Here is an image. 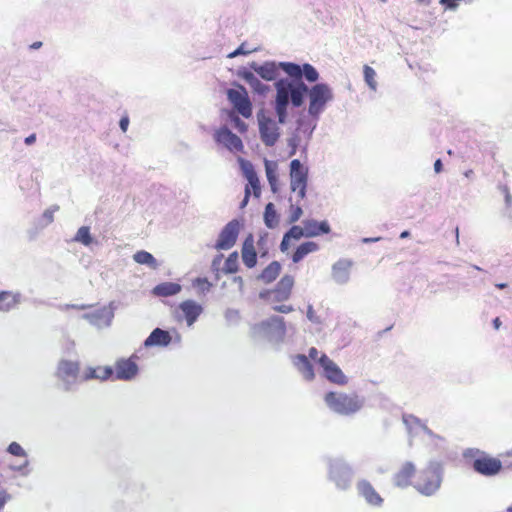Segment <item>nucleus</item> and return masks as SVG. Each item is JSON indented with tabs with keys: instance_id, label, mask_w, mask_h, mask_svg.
Returning <instances> with one entry per match:
<instances>
[{
	"instance_id": "37998d69",
	"label": "nucleus",
	"mask_w": 512,
	"mask_h": 512,
	"mask_svg": "<svg viewBox=\"0 0 512 512\" xmlns=\"http://www.w3.org/2000/svg\"><path fill=\"white\" fill-rule=\"evenodd\" d=\"M28 465L29 461L25 460L23 463H19V465H10V469L12 471L20 472L23 476H27L29 474V470H27Z\"/></svg>"
},
{
	"instance_id": "de8ad7c7",
	"label": "nucleus",
	"mask_w": 512,
	"mask_h": 512,
	"mask_svg": "<svg viewBox=\"0 0 512 512\" xmlns=\"http://www.w3.org/2000/svg\"><path fill=\"white\" fill-rule=\"evenodd\" d=\"M307 317L310 321H312L314 323H320V319L316 315V312L314 311V309L311 305H309L307 308Z\"/></svg>"
},
{
	"instance_id": "4c0bfd02",
	"label": "nucleus",
	"mask_w": 512,
	"mask_h": 512,
	"mask_svg": "<svg viewBox=\"0 0 512 512\" xmlns=\"http://www.w3.org/2000/svg\"><path fill=\"white\" fill-rule=\"evenodd\" d=\"M303 214L302 208L299 205H290L289 208V216H288V222L290 224H293L297 222Z\"/></svg>"
},
{
	"instance_id": "b1692460",
	"label": "nucleus",
	"mask_w": 512,
	"mask_h": 512,
	"mask_svg": "<svg viewBox=\"0 0 512 512\" xmlns=\"http://www.w3.org/2000/svg\"><path fill=\"white\" fill-rule=\"evenodd\" d=\"M302 237H306L304 226L293 225L283 236L280 243V250L286 252L290 246V239L299 240Z\"/></svg>"
},
{
	"instance_id": "aec40b11",
	"label": "nucleus",
	"mask_w": 512,
	"mask_h": 512,
	"mask_svg": "<svg viewBox=\"0 0 512 512\" xmlns=\"http://www.w3.org/2000/svg\"><path fill=\"white\" fill-rule=\"evenodd\" d=\"M357 489L359 494L365 498L368 504L373 506H380L382 504L383 499L370 482L366 480L360 481L357 485Z\"/></svg>"
},
{
	"instance_id": "ea45409f",
	"label": "nucleus",
	"mask_w": 512,
	"mask_h": 512,
	"mask_svg": "<svg viewBox=\"0 0 512 512\" xmlns=\"http://www.w3.org/2000/svg\"><path fill=\"white\" fill-rule=\"evenodd\" d=\"M193 286L198 288L201 292H207L211 289L212 283L207 278H196L193 281Z\"/></svg>"
},
{
	"instance_id": "2eb2a0df",
	"label": "nucleus",
	"mask_w": 512,
	"mask_h": 512,
	"mask_svg": "<svg viewBox=\"0 0 512 512\" xmlns=\"http://www.w3.org/2000/svg\"><path fill=\"white\" fill-rule=\"evenodd\" d=\"M319 364L324 370L325 377L332 383L345 385L347 378L341 369L326 354H322L319 358Z\"/></svg>"
},
{
	"instance_id": "4be33fe9",
	"label": "nucleus",
	"mask_w": 512,
	"mask_h": 512,
	"mask_svg": "<svg viewBox=\"0 0 512 512\" xmlns=\"http://www.w3.org/2000/svg\"><path fill=\"white\" fill-rule=\"evenodd\" d=\"M172 337L168 331L160 328L154 329L148 338L145 340V346H160L165 347L171 343Z\"/></svg>"
},
{
	"instance_id": "0e129e2a",
	"label": "nucleus",
	"mask_w": 512,
	"mask_h": 512,
	"mask_svg": "<svg viewBox=\"0 0 512 512\" xmlns=\"http://www.w3.org/2000/svg\"><path fill=\"white\" fill-rule=\"evenodd\" d=\"M508 510H509L510 512H512V508H509Z\"/></svg>"
},
{
	"instance_id": "bf43d9fd",
	"label": "nucleus",
	"mask_w": 512,
	"mask_h": 512,
	"mask_svg": "<svg viewBox=\"0 0 512 512\" xmlns=\"http://www.w3.org/2000/svg\"><path fill=\"white\" fill-rule=\"evenodd\" d=\"M496 287H497L498 289H504V288H506V287H507V284H505V283H498V284H496Z\"/></svg>"
},
{
	"instance_id": "79ce46f5",
	"label": "nucleus",
	"mask_w": 512,
	"mask_h": 512,
	"mask_svg": "<svg viewBox=\"0 0 512 512\" xmlns=\"http://www.w3.org/2000/svg\"><path fill=\"white\" fill-rule=\"evenodd\" d=\"M266 176H267V179L273 189V191L276 190V182H277V176H276V173L274 171V169L271 168V166L266 163Z\"/></svg>"
},
{
	"instance_id": "3c124183",
	"label": "nucleus",
	"mask_w": 512,
	"mask_h": 512,
	"mask_svg": "<svg viewBox=\"0 0 512 512\" xmlns=\"http://www.w3.org/2000/svg\"><path fill=\"white\" fill-rule=\"evenodd\" d=\"M36 141V134H30L29 136H27L25 139H24V143L26 145H32L34 144Z\"/></svg>"
},
{
	"instance_id": "603ef678",
	"label": "nucleus",
	"mask_w": 512,
	"mask_h": 512,
	"mask_svg": "<svg viewBox=\"0 0 512 512\" xmlns=\"http://www.w3.org/2000/svg\"><path fill=\"white\" fill-rule=\"evenodd\" d=\"M137 365L130 360V379L137 374Z\"/></svg>"
},
{
	"instance_id": "ddd939ff",
	"label": "nucleus",
	"mask_w": 512,
	"mask_h": 512,
	"mask_svg": "<svg viewBox=\"0 0 512 512\" xmlns=\"http://www.w3.org/2000/svg\"><path fill=\"white\" fill-rule=\"evenodd\" d=\"M203 307L194 300H185L181 302L175 311V317L178 321L185 320L188 326H192L202 314Z\"/></svg>"
},
{
	"instance_id": "09e8293b",
	"label": "nucleus",
	"mask_w": 512,
	"mask_h": 512,
	"mask_svg": "<svg viewBox=\"0 0 512 512\" xmlns=\"http://www.w3.org/2000/svg\"><path fill=\"white\" fill-rule=\"evenodd\" d=\"M318 355H319V351L315 347H311L309 349L308 359L310 358L311 360L317 361L319 363L320 357H318Z\"/></svg>"
},
{
	"instance_id": "f3484780",
	"label": "nucleus",
	"mask_w": 512,
	"mask_h": 512,
	"mask_svg": "<svg viewBox=\"0 0 512 512\" xmlns=\"http://www.w3.org/2000/svg\"><path fill=\"white\" fill-rule=\"evenodd\" d=\"M294 287V277L291 275H284L277 283L274 289L268 291L273 302L287 301Z\"/></svg>"
},
{
	"instance_id": "4468645a",
	"label": "nucleus",
	"mask_w": 512,
	"mask_h": 512,
	"mask_svg": "<svg viewBox=\"0 0 512 512\" xmlns=\"http://www.w3.org/2000/svg\"><path fill=\"white\" fill-rule=\"evenodd\" d=\"M113 305L114 303L111 302L109 307H102L93 312L85 313L82 315V318L98 329L108 327L113 318Z\"/></svg>"
},
{
	"instance_id": "1a4fd4ad",
	"label": "nucleus",
	"mask_w": 512,
	"mask_h": 512,
	"mask_svg": "<svg viewBox=\"0 0 512 512\" xmlns=\"http://www.w3.org/2000/svg\"><path fill=\"white\" fill-rule=\"evenodd\" d=\"M79 373L77 362L62 360L58 364L57 377L62 381V388L65 391H71L76 382Z\"/></svg>"
},
{
	"instance_id": "473e14b6",
	"label": "nucleus",
	"mask_w": 512,
	"mask_h": 512,
	"mask_svg": "<svg viewBox=\"0 0 512 512\" xmlns=\"http://www.w3.org/2000/svg\"><path fill=\"white\" fill-rule=\"evenodd\" d=\"M257 73L265 80L272 81L276 78L277 70L273 64L266 63L262 65Z\"/></svg>"
},
{
	"instance_id": "20e7f679",
	"label": "nucleus",
	"mask_w": 512,
	"mask_h": 512,
	"mask_svg": "<svg viewBox=\"0 0 512 512\" xmlns=\"http://www.w3.org/2000/svg\"><path fill=\"white\" fill-rule=\"evenodd\" d=\"M227 99L241 116L250 118L253 113L252 102L249 98L247 89L238 83H235L232 88L226 92Z\"/></svg>"
},
{
	"instance_id": "72a5a7b5",
	"label": "nucleus",
	"mask_w": 512,
	"mask_h": 512,
	"mask_svg": "<svg viewBox=\"0 0 512 512\" xmlns=\"http://www.w3.org/2000/svg\"><path fill=\"white\" fill-rule=\"evenodd\" d=\"M281 68L292 78L300 80L302 77V67L295 63H281Z\"/></svg>"
},
{
	"instance_id": "a18cd8bd",
	"label": "nucleus",
	"mask_w": 512,
	"mask_h": 512,
	"mask_svg": "<svg viewBox=\"0 0 512 512\" xmlns=\"http://www.w3.org/2000/svg\"><path fill=\"white\" fill-rule=\"evenodd\" d=\"M273 310L276 312H279V313H290V312L294 311V308L290 304H282V305L274 306Z\"/></svg>"
},
{
	"instance_id": "7c9ffc66",
	"label": "nucleus",
	"mask_w": 512,
	"mask_h": 512,
	"mask_svg": "<svg viewBox=\"0 0 512 512\" xmlns=\"http://www.w3.org/2000/svg\"><path fill=\"white\" fill-rule=\"evenodd\" d=\"M133 259L135 262L141 265H146L151 269H156L158 267V263L154 256L147 251H138L133 255Z\"/></svg>"
},
{
	"instance_id": "cd10ccee",
	"label": "nucleus",
	"mask_w": 512,
	"mask_h": 512,
	"mask_svg": "<svg viewBox=\"0 0 512 512\" xmlns=\"http://www.w3.org/2000/svg\"><path fill=\"white\" fill-rule=\"evenodd\" d=\"M280 271V263L273 261L261 272L259 279L266 284L271 283L279 276Z\"/></svg>"
},
{
	"instance_id": "2f4dec72",
	"label": "nucleus",
	"mask_w": 512,
	"mask_h": 512,
	"mask_svg": "<svg viewBox=\"0 0 512 512\" xmlns=\"http://www.w3.org/2000/svg\"><path fill=\"white\" fill-rule=\"evenodd\" d=\"M74 241L89 246L93 242V237L90 234V228L88 226H82L78 229Z\"/></svg>"
},
{
	"instance_id": "c85d7f7f",
	"label": "nucleus",
	"mask_w": 512,
	"mask_h": 512,
	"mask_svg": "<svg viewBox=\"0 0 512 512\" xmlns=\"http://www.w3.org/2000/svg\"><path fill=\"white\" fill-rule=\"evenodd\" d=\"M264 222L265 225L270 229L277 227L279 224V215L275 209L274 204L271 202L268 203L265 207Z\"/></svg>"
},
{
	"instance_id": "e433bc0d",
	"label": "nucleus",
	"mask_w": 512,
	"mask_h": 512,
	"mask_svg": "<svg viewBox=\"0 0 512 512\" xmlns=\"http://www.w3.org/2000/svg\"><path fill=\"white\" fill-rule=\"evenodd\" d=\"M229 118L234 126L240 133H246L248 126L247 124L239 118L233 111L229 113Z\"/></svg>"
},
{
	"instance_id": "c03bdc74",
	"label": "nucleus",
	"mask_w": 512,
	"mask_h": 512,
	"mask_svg": "<svg viewBox=\"0 0 512 512\" xmlns=\"http://www.w3.org/2000/svg\"><path fill=\"white\" fill-rule=\"evenodd\" d=\"M90 305H85V304H81V305H78V304H60L57 306V308L59 310H62V311H65V310H68V309H77V310H85L87 308H89Z\"/></svg>"
},
{
	"instance_id": "9b49d317",
	"label": "nucleus",
	"mask_w": 512,
	"mask_h": 512,
	"mask_svg": "<svg viewBox=\"0 0 512 512\" xmlns=\"http://www.w3.org/2000/svg\"><path fill=\"white\" fill-rule=\"evenodd\" d=\"M223 254L216 255L211 262V270L215 274L216 280L220 278V273L224 274H235L239 270V256L238 252L234 251L229 254L224 262V266L221 268V262Z\"/></svg>"
},
{
	"instance_id": "f03ea898",
	"label": "nucleus",
	"mask_w": 512,
	"mask_h": 512,
	"mask_svg": "<svg viewBox=\"0 0 512 512\" xmlns=\"http://www.w3.org/2000/svg\"><path fill=\"white\" fill-rule=\"evenodd\" d=\"M324 400L331 410L341 415L356 413L363 406V400L356 393L328 392Z\"/></svg>"
},
{
	"instance_id": "680f3d73",
	"label": "nucleus",
	"mask_w": 512,
	"mask_h": 512,
	"mask_svg": "<svg viewBox=\"0 0 512 512\" xmlns=\"http://www.w3.org/2000/svg\"><path fill=\"white\" fill-rule=\"evenodd\" d=\"M417 1L420 3H425V2L428 3L429 2V0H417Z\"/></svg>"
},
{
	"instance_id": "69168bd1",
	"label": "nucleus",
	"mask_w": 512,
	"mask_h": 512,
	"mask_svg": "<svg viewBox=\"0 0 512 512\" xmlns=\"http://www.w3.org/2000/svg\"><path fill=\"white\" fill-rule=\"evenodd\" d=\"M382 2H386V0H381Z\"/></svg>"
},
{
	"instance_id": "7ed1b4c3",
	"label": "nucleus",
	"mask_w": 512,
	"mask_h": 512,
	"mask_svg": "<svg viewBox=\"0 0 512 512\" xmlns=\"http://www.w3.org/2000/svg\"><path fill=\"white\" fill-rule=\"evenodd\" d=\"M441 482V469L436 465H429L417 474L413 486L422 495L431 496L438 491Z\"/></svg>"
},
{
	"instance_id": "e2e57ef3",
	"label": "nucleus",
	"mask_w": 512,
	"mask_h": 512,
	"mask_svg": "<svg viewBox=\"0 0 512 512\" xmlns=\"http://www.w3.org/2000/svg\"><path fill=\"white\" fill-rule=\"evenodd\" d=\"M0 125H4V123L0 121Z\"/></svg>"
},
{
	"instance_id": "58836bf2",
	"label": "nucleus",
	"mask_w": 512,
	"mask_h": 512,
	"mask_svg": "<svg viewBox=\"0 0 512 512\" xmlns=\"http://www.w3.org/2000/svg\"><path fill=\"white\" fill-rule=\"evenodd\" d=\"M7 452L17 457H27V452L17 442H11L7 447Z\"/></svg>"
},
{
	"instance_id": "49530a36",
	"label": "nucleus",
	"mask_w": 512,
	"mask_h": 512,
	"mask_svg": "<svg viewBox=\"0 0 512 512\" xmlns=\"http://www.w3.org/2000/svg\"><path fill=\"white\" fill-rule=\"evenodd\" d=\"M249 51L244 50V44H241L236 50L228 54V58H235L239 55H246Z\"/></svg>"
},
{
	"instance_id": "13d9d810",
	"label": "nucleus",
	"mask_w": 512,
	"mask_h": 512,
	"mask_svg": "<svg viewBox=\"0 0 512 512\" xmlns=\"http://www.w3.org/2000/svg\"><path fill=\"white\" fill-rule=\"evenodd\" d=\"M473 174H474V172H473V170H472V169H469V170H467V171H465V172H464V175H465V177H467V178L472 177V176H473Z\"/></svg>"
},
{
	"instance_id": "9d476101",
	"label": "nucleus",
	"mask_w": 512,
	"mask_h": 512,
	"mask_svg": "<svg viewBox=\"0 0 512 512\" xmlns=\"http://www.w3.org/2000/svg\"><path fill=\"white\" fill-rule=\"evenodd\" d=\"M214 140L223 145L226 149L233 153H240L244 150V145L240 137L234 134L226 126L220 127L214 132Z\"/></svg>"
},
{
	"instance_id": "f704fd0d",
	"label": "nucleus",
	"mask_w": 512,
	"mask_h": 512,
	"mask_svg": "<svg viewBox=\"0 0 512 512\" xmlns=\"http://www.w3.org/2000/svg\"><path fill=\"white\" fill-rule=\"evenodd\" d=\"M363 73H364V80L366 82V84L372 89V90H376L377 88V82H376V72L375 70L368 66V65H364L363 67Z\"/></svg>"
},
{
	"instance_id": "39448f33",
	"label": "nucleus",
	"mask_w": 512,
	"mask_h": 512,
	"mask_svg": "<svg viewBox=\"0 0 512 512\" xmlns=\"http://www.w3.org/2000/svg\"><path fill=\"white\" fill-rule=\"evenodd\" d=\"M257 120L261 141L266 146H274L280 137V128L278 126L280 122H276L275 119L264 110H260L257 113Z\"/></svg>"
},
{
	"instance_id": "8fccbe9b",
	"label": "nucleus",
	"mask_w": 512,
	"mask_h": 512,
	"mask_svg": "<svg viewBox=\"0 0 512 512\" xmlns=\"http://www.w3.org/2000/svg\"><path fill=\"white\" fill-rule=\"evenodd\" d=\"M119 126L123 132L128 130V115H123L120 119Z\"/></svg>"
},
{
	"instance_id": "f8f14e48",
	"label": "nucleus",
	"mask_w": 512,
	"mask_h": 512,
	"mask_svg": "<svg viewBox=\"0 0 512 512\" xmlns=\"http://www.w3.org/2000/svg\"><path fill=\"white\" fill-rule=\"evenodd\" d=\"M258 333L267 337H277L282 339L286 333L285 321L282 317L273 316L255 326Z\"/></svg>"
},
{
	"instance_id": "6e6d98bb",
	"label": "nucleus",
	"mask_w": 512,
	"mask_h": 512,
	"mask_svg": "<svg viewBox=\"0 0 512 512\" xmlns=\"http://www.w3.org/2000/svg\"><path fill=\"white\" fill-rule=\"evenodd\" d=\"M493 326H494L495 329H499L500 328L501 321H500V319L498 317L493 320Z\"/></svg>"
},
{
	"instance_id": "052dcab7",
	"label": "nucleus",
	"mask_w": 512,
	"mask_h": 512,
	"mask_svg": "<svg viewBox=\"0 0 512 512\" xmlns=\"http://www.w3.org/2000/svg\"><path fill=\"white\" fill-rule=\"evenodd\" d=\"M408 236H409V232H408V231H404V232H402V233H401V235H400V237H401V238H406V237H408Z\"/></svg>"
},
{
	"instance_id": "a211bd4d",
	"label": "nucleus",
	"mask_w": 512,
	"mask_h": 512,
	"mask_svg": "<svg viewBox=\"0 0 512 512\" xmlns=\"http://www.w3.org/2000/svg\"><path fill=\"white\" fill-rule=\"evenodd\" d=\"M415 466L411 462H405L394 474L393 481L397 487L405 488L413 484L412 478L415 475Z\"/></svg>"
},
{
	"instance_id": "dca6fc26",
	"label": "nucleus",
	"mask_w": 512,
	"mask_h": 512,
	"mask_svg": "<svg viewBox=\"0 0 512 512\" xmlns=\"http://www.w3.org/2000/svg\"><path fill=\"white\" fill-rule=\"evenodd\" d=\"M473 469L484 476H494L502 469L499 459L490 456H482L473 461Z\"/></svg>"
},
{
	"instance_id": "412c9836",
	"label": "nucleus",
	"mask_w": 512,
	"mask_h": 512,
	"mask_svg": "<svg viewBox=\"0 0 512 512\" xmlns=\"http://www.w3.org/2000/svg\"><path fill=\"white\" fill-rule=\"evenodd\" d=\"M303 226L305 228L306 237H316L321 234H328L331 231L330 225L327 221L318 222L314 219H309L303 221Z\"/></svg>"
},
{
	"instance_id": "6ab92c4d",
	"label": "nucleus",
	"mask_w": 512,
	"mask_h": 512,
	"mask_svg": "<svg viewBox=\"0 0 512 512\" xmlns=\"http://www.w3.org/2000/svg\"><path fill=\"white\" fill-rule=\"evenodd\" d=\"M241 256L244 265L247 268H253L257 264V253L254 246V237L252 234H249L243 244L241 249Z\"/></svg>"
},
{
	"instance_id": "5fc2aeb1",
	"label": "nucleus",
	"mask_w": 512,
	"mask_h": 512,
	"mask_svg": "<svg viewBox=\"0 0 512 512\" xmlns=\"http://www.w3.org/2000/svg\"><path fill=\"white\" fill-rule=\"evenodd\" d=\"M7 499H8V495L7 494H0V509H2L5 505V503L7 502Z\"/></svg>"
},
{
	"instance_id": "bb28decb",
	"label": "nucleus",
	"mask_w": 512,
	"mask_h": 512,
	"mask_svg": "<svg viewBox=\"0 0 512 512\" xmlns=\"http://www.w3.org/2000/svg\"><path fill=\"white\" fill-rule=\"evenodd\" d=\"M182 287L178 283L163 282L154 287L153 293L157 296L168 297L178 294Z\"/></svg>"
},
{
	"instance_id": "f257e3e1",
	"label": "nucleus",
	"mask_w": 512,
	"mask_h": 512,
	"mask_svg": "<svg viewBox=\"0 0 512 512\" xmlns=\"http://www.w3.org/2000/svg\"><path fill=\"white\" fill-rule=\"evenodd\" d=\"M306 93L309 98L308 113L316 121L327 103L333 99V92L328 84L318 83L309 89L302 81L294 83L281 79L276 83L275 111L281 124L286 121L289 100L294 107H300Z\"/></svg>"
},
{
	"instance_id": "a19ab883",
	"label": "nucleus",
	"mask_w": 512,
	"mask_h": 512,
	"mask_svg": "<svg viewBox=\"0 0 512 512\" xmlns=\"http://www.w3.org/2000/svg\"><path fill=\"white\" fill-rule=\"evenodd\" d=\"M59 210L58 205H52L48 209H46L43 213V219L46 221L45 225H49L54 220V213Z\"/></svg>"
},
{
	"instance_id": "393cba45",
	"label": "nucleus",
	"mask_w": 512,
	"mask_h": 512,
	"mask_svg": "<svg viewBox=\"0 0 512 512\" xmlns=\"http://www.w3.org/2000/svg\"><path fill=\"white\" fill-rule=\"evenodd\" d=\"M319 250L318 243L314 241H307L302 244H300L295 252L292 255V261L294 263H299L301 260H303L308 254L314 253Z\"/></svg>"
},
{
	"instance_id": "423d86ee",
	"label": "nucleus",
	"mask_w": 512,
	"mask_h": 512,
	"mask_svg": "<svg viewBox=\"0 0 512 512\" xmlns=\"http://www.w3.org/2000/svg\"><path fill=\"white\" fill-rule=\"evenodd\" d=\"M111 377L117 380H128V359L121 358L116 362V373L111 366L90 367L86 372V379L107 380Z\"/></svg>"
},
{
	"instance_id": "c756f323",
	"label": "nucleus",
	"mask_w": 512,
	"mask_h": 512,
	"mask_svg": "<svg viewBox=\"0 0 512 512\" xmlns=\"http://www.w3.org/2000/svg\"><path fill=\"white\" fill-rule=\"evenodd\" d=\"M20 301V294L11 295V293L0 292V310L9 311Z\"/></svg>"
},
{
	"instance_id": "a878e982",
	"label": "nucleus",
	"mask_w": 512,
	"mask_h": 512,
	"mask_svg": "<svg viewBox=\"0 0 512 512\" xmlns=\"http://www.w3.org/2000/svg\"><path fill=\"white\" fill-rule=\"evenodd\" d=\"M294 364L298 370L302 373L305 379L311 381L315 377L314 369L307 356L298 354L294 358Z\"/></svg>"
},
{
	"instance_id": "c9c22d12",
	"label": "nucleus",
	"mask_w": 512,
	"mask_h": 512,
	"mask_svg": "<svg viewBox=\"0 0 512 512\" xmlns=\"http://www.w3.org/2000/svg\"><path fill=\"white\" fill-rule=\"evenodd\" d=\"M302 76L311 83L316 82L319 78L317 70L309 63H305L302 66Z\"/></svg>"
},
{
	"instance_id": "6e6552de",
	"label": "nucleus",
	"mask_w": 512,
	"mask_h": 512,
	"mask_svg": "<svg viewBox=\"0 0 512 512\" xmlns=\"http://www.w3.org/2000/svg\"><path fill=\"white\" fill-rule=\"evenodd\" d=\"M241 223L237 219L228 222L221 230L214 248L218 251L231 249L238 239Z\"/></svg>"
},
{
	"instance_id": "4d7b16f0",
	"label": "nucleus",
	"mask_w": 512,
	"mask_h": 512,
	"mask_svg": "<svg viewBox=\"0 0 512 512\" xmlns=\"http://www.w3.org/2000/svg\"><path fill=\"white\" fill-rule=\"evenodd\" d=\"M41 46H42V42L37 41V42H34V43L30 46V48H31V49H39Z\"/></svg>"
},
{
	"instance_id": "5701e85b",
	"label": "nucleus",
	"mask_w": 512,
	"mask_h": 512,
	"mask_svg": "<svg viewBox=\"0 0 512 512\" xmlns=\"http://www.w3.org/2000/svg\"><path fill=\"white\" fill-rule=\"evenodd\" d=\"M245 174L248 180V184L246 185L245 188V197L243 199L242 206H245L247 204L251 191L253 192L255 197H259L261 193L259 179L255 171L247 170Z\"/></svg>"
},
{
	"instance_id": "864d4df0",
	"label": "nucleus",
	"mask_w": 512,
	"mask_h": 512,
	"mask_svg": "<svg viewBox=\"0 0 512 512\" xmlns=\"http://www.w3.org/2000/svg\"><path fill=\"white\" fill-rule=\"evenodd\" d=\"M443 169L442 161L437 159L434 163V170L436 173H440Z\"/></svg>"
},
{
	"instance_id": "0eeeda50",
	"label": "nucleus",
	"mask_w": 512,
	"mask_h": 512,
	"mask_svg": "<svg viewBox=\"0 0 512 512\" xmlns=\"http://www.w3.org/2000/svg\"><path fill=\"white\" fill-rule=\"evenodd\" d=\"M291 189L297 192L300 199L306 196L308 169L302 165L298 159H294L290 163Z\"/></svg>"
}]
</instances>
